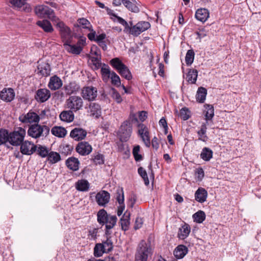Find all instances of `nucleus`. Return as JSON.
<instances>
[{"instance_id": "50", "label": "nucleus", "mask_w": 261, "mask_h": 261, "mask_svg": "<svg viewBox=\"0 0 261 261\" xmlns=\"http://www.w3.org/2000/svg\"><path fill=\"white\" fill-rule=\"evenodd\" d=\"M120 223L122 229L123 230H127L128 229L129 225V218L124 215L121 218Z\"/></svg>"}, {"instance_id": "19", "label": "nucleus", "mask_w": 261, "mask_h": 261, "mask_svg": "<svg viewBox=\"0 0 261 261\" xmlns=\"http://www.w3.org/2000/svg\"><path fill=\"white\" fill-rule=\"evenodd\" d=\"M124 6L130 11L134 13H138L140 11L139 3L135 0H122Z\"/></svg>"}, {"instance_id": "33", "label": "nucleus", "mask_w": 261, "mask_h": 261, "mask_svg": "<svg viewBox=\"0 0 261 261\" xmlns=\"http://www.w3.org/2000/svg\"><path fill=\"white\" fill-rule=\"evenodd\" d=\"M204 108L206 110L204 111L206 120L205 123L208 124V121L212 120L214 116V108L212 105L208 104H205Z\"/></svg>"}, {"instance_id": "58", "label": "nucleus", "mask_w": 261, "mask_h": 261, "mask_svg": "<svg viewBox=\"0 0 261 261\" xmlns=\"http://www.w3.org/2000/svg\"><path fill=\"white\" fill-rule=\"evenodd\" d=\"M92 160L96 165H101L104 163L103 155L99 153L94 155Z\"/></svg>"}, {"instance_id": "55", "label": "nucleus", "mask_w": 261, "mask_h": 261, "mask_svg": "<svg viewBox=\"0 0 261 261\" xmlns=\"http://www.w3.org/2000/svg\"><path fill=\"white\" fill-rule=\"evenodd\" d=\"M116 199L119 204H124V194L122 189L117 191Z\"/></svg>"}, {"instance_id": "22", "label": "nucleus", "mask_w": 261, "mask_h": 261, "mask_svg": "<svg viewBox=\"0 0 261 261\" xmlns=\"http://www.w3.org/2000/svg\"><path fill=\"white\" fill-rule=\"evenodd\" d=\"M62 86V81L60 77L54 75L50 78L48 87L52 90L59 89Z\"/></svg>"}, {"instance_id": "23", "label": "nucleus", "mask_w": 261, "mask_h": 261, "mask_svg": "<svg viewBox=\"0 0 261 261\" xmlns=\"http://www.w3.org/2000/svg\"><path fill=\"white\" fill-rule=\"evenodd\" d=\"M188 248L184 245L177 246L174 250L173 254L176 258H182L188 253Z\"/></svg>"}, {"instance_id": "14", "label": "nucleus", "mask_w": 261, "mask_h": 261, "mask_svg": "<svg viewBox=\"0 0 261 261\" xmlns=\"http://www.w3.org/2000/svg\"><path fill=\"white\" fill-rule=\"evenodd\" d=\"M20 145V151L23 154L31 155L36 150L37 146L31 142L23 141Z\"/></svg>"}, {"instance_id": "27", "label": "nucleus", "mask_w": 261, "mask_h": 261, "mask_svg": "<svg viewBox=\"0 0 261 261\" xmlns=\"http://www.w3.org/2000/svg\"><path fill=\"white\" fill-rule=\"evenodd\" d=\"M208 17L209 12L206 9H199L196 12V18L201 22H205L207 19Z\"/></svg>"}, {"instance_id": "25", "label": "nucleus", "mask_w": 261, "mask_h": 261, "mask_svg": "<svg viewBox=\"0 0 261 261\" xmlns=\"http://www.w3.org/2000/svg\"><path fill=\"white\" fill-rule=\"evenodd\" d=\"M50 67L48 63L42 62L38 66V73L42 76H47L50 74Z\"/></svg>"}, {"instance_id": "4", "label": "nucleus", "mask_w": 261, "mask_h": 261, "mask_svg": "<svg viewBox=\"0 0 261 261\" xmlns=\"http://www.w3.org/2000/svg\"><path fill=\"white\" fill-rule=\"evenodd\" d=\"M25 130L22 127H18L14 131L9 133L8 143L13 146H19L23 141L25 136Z\"/></svg>"}, {"instance_id": "28", "label": "nucleus", "mask_w": 261, "mask_h": 261, "mask_svg": "<svg viewBox=\"0 0 261 261\" xmlns=\"http://www.w3.org/2000/svg\"><path fill=\"white\" fill-rule=\"evenodd\" d=\"M36 24L46 33H52L54 31L51 23L46 19L39 20L36 22Z\"/></svg>"}, {"instance_id": "42", "label": "nucleus", "mask_w": 261, "mask_h": 261, "mask_svg": "<svg viewBox=\"0 0 261 261\" xmlns=\"http://www.w3.org/2000/svg\"><path fill=\"white\" fill-rule=\"evenodd\" d=\"M105 253H106V252L103 249V246L102 245V244H96L94 248V255L95 257H98L101 256Z\"/></svg>"}, {"instance_id": "61", "label": "nucleus", "mask_w": 261, "mask_h": 261, "mask_svg": "<svg viewBox=\"0 0 261 261\" xmlns=\"http://www.w3.org/2000/svg\"><path fill=\"white\" fill-rule=\"evenodd\" d=\"M143 219L141 217H138L136 219L135 224L134 226V228L135 229H138L141 228L143 225Z\"/></svg>"}, {"instance_id": "5", "label": "nucleus", "mask_w": 261, "mask_h": 261, "mask_svg": "<svg viewBox=\"0 0 261 261\" xmlns=\"http://www.w3.org/2000/svg\"><path fill=\"white\" fill-rule=\"evenodd\" d=\"M34 11L36 15L39 18H48L53 22L58 20V18L55 16L54 11L48 6L38 5L35 8Z\"/></svg>"}, {"instance_id": "43", "label": "nucleus", "mask_w": 261, "mask_h": 261, "mask_svg": "<svg viewBox=\"0 0 261 261\" xmlns=\"http://www.w3.org/2000/svg\"><path fill=\"white\" fill-rule=\"evenodd\" d=\"M9 131L5 129H0V145L8 142Z\"/></svg>"}, {"instance_id": "2", "label": "nucleus", "mask_w": 261, "mask_h": 261, "mask_svg": "<svg viewBox=\"0 0 261 261\" xmlns=\"http://www.w3.org/2000/svg\"><path fill=\"white\" fill-rule=\"evenodd\" d=\"M97 217L98 222L102 225H106V234L110 233L109 230L113 228L116 224L117 217L108 215L104 209L100 210L98 212Z\"/></svg>"}, {"instance_id": "30", "label": "nucleus", "mask_w": 261, "mask_h": 261, "mask_svg": "<svg viewBox=\"0 0 261 261\" xmlns=\"http://www.w3.org/2000/svg\"><path fill=\"white\" fill-rule=\"evenodd\" d=\"M90 116L98 118L101 114L100 106L95 102L91 103L89 105V111Z\"/></svg>"}, {"instance_id": "37", "label": "nucleus", "mask_w": 261, "mask_h": 261, "mask_svg": "<svg viewBox=\"0 0 261 261\" xmlns=\"http://www.w3.org/2000/svg\"><path fill=\"white\" fill-rule=\"evenodd\" d=\"M207 94V90L204 87H199L197 90L196 94V100L200 103L204 102L206 95Z\"/></svg>"}, {"instance_id": "59", "label": "nucleus", "mask_w": 261, "mask_h": 261, "mask_svg": "<svg viewBox=\"0 0 261 261\" xmlns=\"http://www.w3.org/2000/svg\"><path fill=\"white\" fill-rule=\"evenodd\" d=\"M196 175L198 180L201 181L204 176V173L202 168L196 169Z\"/></svg>"}, {"instance_id": "54", "label": "nucleus", "mask_w": 261, "mask_h": 261, "mask_svg": "<svg viewBox=\"0 0 261 261\" xmlns=\"http://www.w3.org/2000/svg\"><path fill=\"white\" fill-rule=\"evenodd\" d=\"M64 88L65 93L67 95H70L76 90L75 86L72 84H69L68 85L65 86Z\"/></svg>"}, {"instance_id": "49", "label": "nucleus", "mask_w": 261, "mask_h": 261, "mask_svg": "<svg viewBox=\"0 0 261 261\" xmlns=\"http://www.w3.org/2000/svg\"><path fill=\"white\" fill-rule=\"evenodd\" d=\"M38 154L42 158L46 157L49 153V150L45 146L41 145L37 146L36 150Z\"/></svg>"}, {"instance_id": "1", "label": "nucleus", "mask_w": 261, "mask_h": 261, "mask_svg": "<svg viewBox=\"0 0 261 261\" xmlns=\"http://www.w3.org/2000/svg\"><path fill=\"white\" fill-rule=\"evenodd\" d=\"M109 14L115 17L117 19L118 21L124 27V32L134 36H139L141 33L150 28V24L148 21H141L138 22L135 25H133L132 21L127 23L124 19L117 16L114 13H109Z\"/></svg>"}, {"instance_id": "45", "label": "nucleus", "mask_w": 261, "mask_h": 261, "mask_svg": "<svg viewBox=\"0 0 261 261\" xmlns=\"http://www.w3.org/2000/svg\"><path fill=\"white\" fill-rule=\"evenodd\" d=\"M118 72L121 76L127 80H130L132 79V73L126 65Z\"/></svg>"}, {"instance_id": "8", "label": "nucleus", "mask_w": 261, "mask_h": 261, "mask_svg": "<svg viewBox=\"0 0 261 261\" xmlns=\"http://www.w3.org/2000/svg\"><path fill=\"white\" fill-rule=\"evenodd\" d=\"M152 254L150 244L142 240L138 245L135 257L147 260L149 256Z\"/></svg>"}, {"instance_id": "16", "label": "nucleus", "mask_w": 261, "mask_h": 261, "mask_svg": "<svg viewBox=\"0 0 261 261\" xmlns=\"http://www.w3.org/2000/svg\"><path fill=\"white\" fill-rule=\"evenodd\" d=\"M15 94L12 88H4L0 92V98L2 100L9 102L12 101L15 97Z\"/></svg>"}, {"instance_id": "10", "label": "nucleus", "mask_w": 261, "mask_h": 261, "mask_svg": "<svg viewBox=\"0 0 261 261\" xmlns=\"http://www.w3.org/2000/svg\"><path fill=\"white\" fill-rule=\"evenodd\" d=\"M66 103L67 108L73 112L80 110L83 106L82 98L77 96H70L66 100Z\"/></svg>"}, {"instance_id": "13", "label": "nucleus", "mask_w": 261, "mask_h": 261, "mask_svg": "<svg viewBox=\"0 0 261 261\" xmlns=\"http://www.w3.org/2000/svg\"><path fill=\"white\" fill-rule=\"evenodd\" d=\"M75 150L80 155L85 156L89 154L92 152V147L88 142L83 141L77 144Z\"/></svg>"}, {"instance_id": "9", "label": "nucleus", "mask_w": 261, "mask_h": 261, "mask_svg": "<svg viewBox=\"0 0 261 261\" xmlns=\"http://www.w3.org/2000/svg\"><path fill=\"white\" fill-rule=\"evenodd\" d=\"M137 127L138 134L141 137L142 141L146 147H150L151 142L148 128L142 123H138Z\"/></svg>"}, {"instance_id": "21", "label": "nucleus", "mask_w": 261, "mask_h": 261, "mask_svg": "<svg viewBox=\"0 0 261 261\" xmlns=\"http://www.w3.org/2000/svg\"><path fill=\"white\" fill-rule=\"evenodd\" d=\"M80 164L78 159L74 157H70L65 162V164L67 168L73 171L79 170Z\"/></svg>"}, {"instance_id": "36", "label": "nucleus", "mask_w": 261, "mask_h": 261, "mask_svg": "<svg viewBox=\"0 0 261 261\" xmlns=\"http://www.w3.org/2000/svg\"><path fill=\"white\" fill-rule=\"evenodd\" d=\"M197 76L198 71L196 69H191L187 74V81L190 84H195L197 81Z\"/></svg>"}, {"instance_id": "57", "label": "nucleus", "mask_w": 261, "mask_h": 261, "mask_svg": "<svg viewBox=\"0 0 261 261\" xmlns=\"http://www.w3.org/2000/svg\"><path fill=\"white\" fill-rule=\"evenodd\" d=\"M27 0H10V3L15 7L20 8L25 5Z\"/></svg>"}, {"instance_id": "29", "label": "nucleus", "mask_w": 261, "mask_h": 261, "mask_svg": "<svg viewBox=\"0 0 261 261\" xmlns=\"http://www.w3.org/2000/svg\"><path fill=\"white\" fill-rule=\"evenodd\" d=\"M207 124L203 123L199 130L197 132L198 137V140L204 142H206L208 140V137L206 135Z\"/></svg>"}, {"instance_id": "51", "label": "nucleus", "mask_w": 261, "mask_h": 261, "mask_svg": "<svg viewBox=\"0 0 261 261\" xmlns=\"http://www.w3.org/2000/svg\"><path fill=\"white\" fill-rule=\"evenodd\" d=\"M138 173L143 179L145 185L148 186L149 184V180L148 178L146 170L143 167H140L138 170Z\"/></svg>"}, {"instance_id": "26", "label": "nucleus", "mask_w": 261, "mask_h": 261, "mask_svg": "<svg viewBox=\"0 0 261 261\" xmlns=\"http://www.w3.org/2000/svg\"><path fill=\"white\" fill-rule=\"evenodd\" d=\"M75 189L81 192H87L90 189V184L86 179H80L75 184Z\"/></svg>"}, {"instance_id": "15", "label": "nucleus", "mask_w": 261, "mask_h": 261, "mask_svg": "<svg viewBox=\"0 0 261 261\" xmlns=\"http://www.w3.org/2000/svg\"><path fill=\"white\" fill-rule=\"evenodd\" d=\"M87 135V131L81 127L73 128L70 133V137L74 140L79 141L85 139Z\"/></svg>"}, {"instance_id": "6", "label": "nucleus", "mask_w": 261, "mask_h": 261, "mask_svg": "<svg viewBox=\"0 0 261 261\" xmlns=\"http://www.w3.org/2000/svg\"><path fill=\"white\" fill-rule=\"evenodd\" d=\"M56 26L59 29L62 41L64 43H71L72 35L70 29L67 26L63 21L59 20L55 21Z\"/></svg>"}, {"instance_id": "31", "label": "nucleus", "mask_w": 261, "mask_h": 261, "mask_svg": "<svg viewBox=\"0 0 261 261\" xmlns=\"http://www.w3.org/2000/svg\"><path fill=\"white\" fill-rule=\"evenodd\" d=\"M51 132L53 135L59 138H64L67 135L66 129L62 126H55L51 128Z\"/></svg>"}, {"instance_id": "24", "label": "nucleus", "mask_w": 261, "mask_h": 261, "mask_svg": "<svg viewBox=\"0 0 261 261\" xmlns=\"http://www.w3.org/2000/svg\"><path fill=\"white\" fill-rule=\"evenodd\" d=\"M191 231L190 225L185 223L179 229L178 237L179 239L184 240L187 238Z\"/></svg>"}, {"instance_id": "41", "label": "nucleus", "mask_w": 261, "mask_h": 261, "mask_svg": "<svg viewBox=\"0 0 261 261\" xmlns=\"http://www.w3.org/2000/svg\"><path fill=\"white\" fill-rule=\"evenodd\" d=\"M193 218L195 222L201 223L205 219V214L204 212L199 211L193 215Z\"/></svg>"}, {"instance_id": "20", "label": "nucleus", "mask_w": 261, "mask_h": 261, "mask_svg": "<svg viewBox=\"0 0 261 261\" xmlns=\"http://www.w3.org/2000/svg\"><path fill=\"white\" fill-rule=\"evenodd\" d=\"M207 192L203 188H199L195 193V199L199 203H203L206 201L207 197Z\"/></svg>"}, {"instance_id": "53", "label": "nucleus", "mask_w": 261, "mask_h": 261, "mask_svg": "<svg viewBox=\"0 0 261 261\" xmlns=\"http://www.w3.org/2000/svg\"><path fill=\"white\" fill-rule=\"evenodd\" d=\"M190 112L187 108H183L180 111L179 116L184 120H188L190 118Z\"/></svg>"}, {"instance_id": "40", "label": "nucleus", "mask_w": 261, "mask_h": 261, "mask_svg": "<svg viewBox=\"0 0 261 261\" xmlns=\"http://www.w3.org/2000/svg\"><path fill=\"white\" fill-rule=\"evenodd\" d=\"M47 156L48 161L51 164L56 163L61 160L59 153L54 151L49 152Z\"/></svg>"}, {"instance_id": "12", "label": "nucleus", "mask_w": 261, "mask_h": 261, "mask_svg": "<svg viewBox=\"0 0 261 261\" xmlns=\"http://www.w3.org/2000/svg\"><path fill=\"white\" fill-rule=\"evenodd\" d=\"M82 96L84 99L89 101L94 100L97 96V89L92 86L84 87L82 91Z\"/></svg>"}, {"instance_id": "11", "label": "nucleus", "mask_w": 261, "mask_h": 261, "mask_svg": "<svg viewBox=\"0 0 261 261\" xmlns=\"http://www.w3.org/2000/svg\"><path fill=\"white\" fill-rule=\"evenodd\" d=\"M40 119L39 115L32 111H30L27 114H23L19 117V120L25 124L38 123Z\"/></svg>"}, {"instance_id": "64", "label": "nucleus", "mask_w": 261, "mask_h": 261, "mask_svg": "<svg viewBox=\"0 0 261 261\" xmlns=\"http://www.w3.org/2000/svg\"><path fill=\"white\" fill-rule=\"evenodd\" d=\"M151 145L153 148L157 150L159 147V143L156 137H154L152 139Z\"/></svg>"}, {"instance_id": "39", "label": "nucleus", "mask_w": 261, "mask_h": 261, "mask_svg": "<svg viewBox=\"0 0 261 261\" xmlns=\"http://www.w3.org/2000/svg\"><path fill=\"white\" fill-rule=\"evenodd\" d=\"M110 64L117 71H119L125 66L118 58L112 59L110 61Z\"/></svg>"}, {"instance_id": "7", "label": "nucleus", "mask_w": 261, "mask_h": 261, "mask_svg": "<svg viewBox=\"0 0 261 261\" xmlns=\"http://www.w3.org/2000/svg\"><path fill=\"white\" fill-rule=\"evenodd\" d=\"M132 133V125L129 120L124 121L121 125L119 132L118 136L121 142L127 141Z\"/></svg>"}, {"instance_id": "48", "label": "nucleus", "mask_w": 261, "mask_h": 261, "mask_svg": "<svg viewBox=\"0 0 261 261\" xmlns=\"http://www.w3.org/2000/svg\"><path fill=\"white\" fill-rule=\"evenodd\" d=\"M106 253H108L112 250L113 248V242L111 240L107 239L101 243Z\"/></svg>"}, {"instance_id": "63", "label": "nucleus", "mask_w": 261, "mask_h": 261, "mask_svg": "<svg viewBox=\"0 0 261 261\" xmlns=\"http://www.w3.org/2000/svg\"><path fill=\"white\" fill-rule=\"evenodd\" d=\"M91 53L92 54L95 55L96 56V57H100V50L95 45H93L91 47Z\"/></svg>"}, {"instance_id": "44", "label": "nucleus", "mask_w": 261, "mask_h": 261, "mask_svg": "<svg viewBox=\"0 0 261 261\" xmlns=\"http://www.w3.org/2000/svg\"><path fill=\"white\" fill-rule=\"evenodd\" d=\"M77 26L87 30L91 29L92 27L90 22L84 18H79L77 20Z\"/></svg>"}, {"instance_id": "3", "label": "nucleus", "mask_w": 261, "mask_h": 261, "mask_svg": "<svg viewBox=\"0 0 261 261\" xmlns=\"http://www.w3.org/2000/svg\"><path fill=\"white\" fill-rule=\"evenodd\" d=\"M49 133V128L46 125H41L38 123L32 124L28 130L29 136L37 139L47 136Z\"/></svg>"}, {"instance_id": "60", "label": "nucleus", "mask_w": 261, "mask_h": 261, "mask_svg": "<svg viewBox=\"0 0 261 261\" xmlns=\"http://www.w3.org/2000/svg\"><path fill=\"white\" fill-rule=\"evenodd\" d=\"M100 57H92L91 61L95 69H98L101 66V62L99 59Z\"/></svg>"}, {"instance_id": "18", "label": "nucleus", "mask_w": 261, "mask_h": 261, "mask_svg": "<svg viewBox=\"0 0 261 261\" xmlns=\"http://www.w3.org/2000/svg\"><path fill=\"white\" fill-rule=\"evenodd\" d=\"M50 97V92L47 89H40L36 92L35 99L40 102H43L47 100Z\"/></svg>"}, {"instance_id": "32", "label": "nucleus", "mask_w": 261, "mask_h": 261, "mask_svg": "<svg viewBox=\"0 0 261 261\" xmlns=\"http://www.w3.org/2000/svg\"><path fill=\"white\" fill-rule=\"evenodd\" d=\"M72 111H64L60 114V119L64 122H70L74 119V114Z\"/></svg>"}, {"instance_id": "35", "label": "nucleus", "mask_w": 261, "mask_h": 261, "mask_svg": "<svg viewBox=\"0 0 261 261\" xmlns=\"http://www.w3.org/2000/svg\"><path fill=\"white\" fill-rule=\"evenodd\" d=\"M101 73L102 80L105 82H108L112 75V71L108 66L104 64L101 68Z\"/></svg>"}, {"instance_id": "56", "label": "nucleus", "mask_w": 261, "mask_h": 261, "mask_svg": "<svg viewBox=\"0 0 261 261\" xmlns=\"http://www.w3.org/2000/svg\"><path fill=\"white\" fill-rule=\"evenodd\" d=\"M112 97L118 103H120L122 101V98L120 94L114 89H112Z\"/></svg>"}, {"instance_id": "17", "label": "nucleus", "mask_w": 261, "mask_h": 261, "mask_svg": "<svg viewBox=\"0 0 261 261\" xmlns=\"http://www.w3.org/2000/svg\"><path fill=\"white\" fill-rule=\"evenodd\" d=\"M110 198V194L106 191L98 192L95 197L97 203L100 206H105L109 202Z\"/></svg>"}, {"instance_id": "38", "label": "nucleus", "mask_w": 261, "mask_h": 261, "mask_svg": "<svg viewBox=\"0 0 261 261\" xmlns=\"http://www.w3.org/2000/svg\"><path fill=\"white\" fill-rule=\"evenodd\" d=\"M213 151L207 147H204L200 154L201 158L205 161H210L213 157Z\"/></svg>"}, {"instance_id": "46", "label": "nucleus", "mask_w": 261, "mask_h": 261, "mask_svg": "<svg viewBox=\"0 0 261 261\" xmlns=\"http://www.w3.org/2000/svg\"><path fill=\"white\" fill-rule=\"evenodd\" d=\"M194 56L195 53L193 49H189L187 51L185 57V62L187 65H190L193 63Z\"/></svg>"}, {"instance_id": "62", "label": "nucleus", "mask_w": 261, "mask_h": 261, "mask_svg": "<svg viewBox=\"0 0 261 261\" xmlns=\"http://www.w3.org/2000/svg\"><path fill=\"white\" fill-rule=\"evenodd\" d=\"M88 30L90 32L87 35L88 39L91 41H95V39L96 37V32L93 30V29H92V27L91 28V29H89Z\"/></svg>"}, {"instance_id": "47", "label": "nucleus", "mask_w": 261, "mask_h": 261, "mask_svg": "<svg viewBox=\"0 0 261 261\" xmlns=\"http://www.w3.org/2000/svg\"><path fill=\"white\" fill-rule=\"evenodd\" d=\"M140 147L139 145L135 146L133 149V154L136 161L139 162L143 159V156L139 154Z\"/></svg>"}, {"instance_id": "52", "label": "nucleus", "mask_w": 261, "mask_h": 261, "mask_svg": "<svg viewBox=\"0 0 261 261\" xmlns=\"http://www.w3.org/2000/svg\"><path fill=\"white\" fill-rule=\"evenodd\" d=\"M111 83L117 87L120 86L121 81L119 76L114 71H112V75L111 77Z\"/></svg>"}, {"instance_id": "34", "label": "nucleus", "mask_w": 261, "mask_h": 261, "mask_svg": "<svg viewBox=\"0 0 261 261\" xmlns=\"http://www.w3.org/2000/svg\"><path fill=\"white\" fill-rule=\"evenodd\" d=\"M71 43H64L63 45L66 50L68 52L75 55H79L83 47L77 45H71Z\"/></svg>"}]
</instances>
